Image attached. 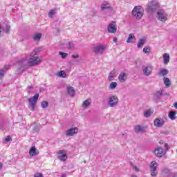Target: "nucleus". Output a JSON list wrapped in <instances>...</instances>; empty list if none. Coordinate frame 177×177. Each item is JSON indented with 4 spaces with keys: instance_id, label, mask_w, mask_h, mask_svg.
Here are the masks:
<instances>
[{
    "instance_id": "40",
    "label": "nucleus",
    "mask_w": 177,
    "mask_h": 177,
    "mask_svg": "<svg viewBox=\"0 0 177 177\" xmlns=\"http://www.w3.org/2000/svg\"><path fill=\"white\" fill-rule=\"evenodd\" d=\"M132 168L134 171H136V172H139V169L136 165H132Z\"/></svg>"
},
{
    "instance_id": "52",
    "label": "nucleus",
    "mask_w": 177,
    "mask_h": 177,
    "mask_svg": "<svg viewBox=\"0 0 177 177\" xmlns=\"http://www.w3.org/2000/svg\"><path fill=\"white\" fill-rule=\"evenodd\" d=\"M165 95H169V94L166 93H165Z\"/></svg>"
},
{
    "instance_id": "21",
    "label": "nucleus",
    "mask_w": 177,
    "mask_h": 177,
    "mask_svg": "<svg viewBox=\"0 0 177 177\" xmlns=\"http://www.w3.org/2000/svg\"><path fill=\"white\" fill-rule=\"evenodd\" d=\"M176 111H171L169 113V118H170V120L174 121V120H176Z\"/></svg>"
},
{
    "instance_id": "3",
    "label": "nucleus",
    "mask_w": 177,
    "mask_h": 177,
    "mask_svg": "<svg viewBox=\"0 0 177 177\" xmlns=\"http://www.w3.org/2000/svg\"><path fill=\"white\" fill-rule=\"evenodd\" d=\"M106 49H107V44H99L93 48V51L94 53H96V55H103Z\"/></svg>"
},
{
    "instance_id": "5",
    "label": "nucleus",
    "mask_w": 177,
    "mask_h": 177,
    "mask_svg": "<svg viewBox=\"0 0 177 177\" xmlns=\"http://www.w3.org/2000/svg\"><path fill=\"white\" fill-rule=\"evenodd\" d=\"M157 19L158 20H160V21L165 23L167 19H168V15L164 10H159L157 12Z\"/></svg>"
},
{
    "instance_id": "23",
    "label": "nucleus",
    "mask_w": 177,
    "mask_h": 177,
    "mask_svg": "<svg viewBox=\"0 0 177 177\" xmlns=\"http://www.w3.org/2000/svg\"><path fill=\"white\" fill-rule=\"evenodd\" d=\"M56 75L57 77H60V78H67V74H66V72L64 71H61L58 72Z\"/></svg>"
},
{
    "instance_id": "28",
    "label": "nucleus",
    "mask_w": 177,
    "mask_h": 177,
    "mask_svg": "<svg viewBox=\"0 0 177 177\" xmlns=\"http://www.w3.org/2000/svg\"><path fill=\"white\" fill-rule=\"evenodd\" d=\"M68 93L70 96H74L75 95V91L74 90V88L73 86L68 87Z\"/></svg>"
},
{
    "instance_id": "37",
    "label": "nucleus",
    "mask_w": 177,
    "mask_h": 177,
    "mask_svg": "<svg viewBox=\"0 0 177 177\" xmlns=\"http://www.w3.org/2000/svg\"><path fill=\"white\" fill-rule=\"evenodd\" d=\"M3 74H5V71L0 70V84H2V79L3 78Z\"/></svg>"
},
{
    "instance_id": "46",
    "label": "nucleus",
    "mask_w": 177,
    "mask_h": 177,
    "mask_svg": "<svg viewBox=\"0 0 177 177\" xmlns=\"http://www.w3.org/2000/svg\"><path fill=\"white\" fill-rule=\"evenodd\" d=\"M113 42H115V43L117 42V37L113 38Z\"/></svg>"
},
{
    "instance_id": "42",
    "label": "nucleus",
    "mask_w": 177,
    "mask_h": 177,
    "mask_svg": "<svg viewBox=\"0 0 177 177\" xmlns=\"http://www.w3.org/2000/svg\"><path fill=\"white\" fill-rule=\"evenodd\" d=\"M34 177H44V175L41 173H37L35 174Z\"/></svg>"
},
{
    "instance_id": "35",
    "label": "nucleus",
    "mask_w": 177,
    "mask_h": 177,
    "mask_svg": "<svg viewBox=\"0 0 177 177\" xmlns=\"http://www.w3.org/2000/svg\"><path fill=\"white\" fill-rule=\"evenodd\" d=\"M56 14V9L55 10H51L49 13H48V17L52 19L53 17V15Z\"/></svg>"
},
{
    "instance_id": "7",
    "label": "nucleus",
    "mask_w": 177,
    "mask_h": 177,
    "mask_svg": "<svg viewBox=\"0 0 177 177\" xmlns=\"http://www.w3.org/2000/svg\"><path fill=\"white\" fill-rule=\"evenodd\" d=\"M158 164L156 161H152L150 164V171H151V176L156 177L157 176V167Z\"/></svg>"
},
{
    "instance_id": "17",
    "label": "nucleus",
    "mask_w": 177,
    "mask_h": 177,
    "mask_svg": "<svg viewBox=\"0 0 177 177\" xmlns=\"http://www.w3.org/2000/svg\"><path fill=\"white\" fill-rule=\"evenodd\" d=\"M115 77H117V74L115 73V69H113L112 71L110 72L108 76V80L114 81V78H115Z\"/></svg>"
},
{
    "instance_id": "4",
    "label": "nucleus",
    "mask_w": 177,
    "mask_h": 177,
    "mask_svg": "<svg viewBox=\"0 0 177 177\" xmlns=\"http://www.w3.org/2000/svg\"><path fill=\"white\" fill-rule=\"evenodd\" d=\"M143 12H144L143 8L141 6H136L133 8L132 11V15L133 16H134V17L140 20V19H142V17L143 16Z\"/></svg>"
},
{
    "instance_id": "15",
    "label": "nucleus",
    "mask_w": 177,
    "mask_h": 177,
    "mask_svg": "<svg viewBox=\"0 0 177 177\" xmlns=\"http://www.w3.org/2000/svg\"><path fill=\"white\" fill-rule=\"evenodd\" d=\"M153 124H154L155 127L160 128V127H162V125H164V120H162L161 118H156L154 120Z\"/></svg>"
},
{
    "instance_id": "51",
    "label": "nucleus",
    "mask_w": 177,
    "mask_h": 177,
    "mask_svg": "<svg viewBox=\"0 0 177 177\" xmlns=\"http://www.w3.org/2000/svg\"><path fill=\"white\" fill-rule=\"evenodd\" d=\"M61 177H66V174H62Z\"/></svg>"
},
{
    "instance_id": "26",
    "label": "nucleus",
    "mask_w": 177,
    "mask_h": 177,
    "mask_svg": "<svg viewBox=\"0 0 177 177\" xmlns=\"http://www.w3.org/2000/svg\"><path fill=\"white\" fill-rule=\"evenodd\" d=\"M134 41H136V39L135 38V35H133V34H130L129 35V37L127 40V42L128 44L131 43V42H134Z\"/></svg>"
},
{
    "instance_id": "20",
    "label": "nucleus",
    "mask_w": 177,
    "mask_h": 177,
    "mask_svg": "<svg viewBox=\"0 0 177 177\" xmlns=\"http://www.w3.org/2000/svg\"><path fill=\"white\" fill-rule=\"evenodd\" d=\"M153 113H154V110L151 109H148L144 112V117H145L146 118H149V117H150V115H151Z\"/></svg>"
},
{
    "instance_id": "34",
    "label": "nucleus",
    "mask_w": 177,
    "mask_h": 177,
    "mask_svg": "<svg viewBox=\"0 0 177 177\" xmlns=\"http://www.w3.org/2000/svg\"><path fill=\"white\" fill-rule=\"evenodd\" d=\"M59 55L61 56L62 59H66V57H67V56H68V54L60 51V52H59Z\"/></svg>"
},
{
    "instance_id": "36",
    "label": "nucleus",
    "mask_w": 177,
    "mask_h": 177,
    "mask_svg": "<svg viewBox=\"0 0 177 177\" xmlns=\"http://www.w3.org/2000/svg\"><path fill=\"white\" fill-rule=\"evenodd\" d=\"M41 106L42 109H46V107H48V106H49V104L46 101H43V102H41Z\"/></svg>"
},
{
    "instance_id": "30",
    "label": "nucleus",
    "mask_w": 177,
    "mask_h": 177,
    "mask_svg": "<svg viewBox=\"0 0 177 177\" xmlns=\"http://www.w3.org/2000/svg\"><path fill=\"white\" fill-rule=\"evenodd\" d=\"M153 3H154V1H152V4L150 3L148 5V7H147L148 12H153L154 9H156V6H153Z\"/></svg>"
},
{
    "instance_id": "49",
    "label": "nucleus",
    "mask_w": 177,
    "mask_h": 177,
    "mask_svg": "<svg viewBox=\"0 0 177 177\" xmlns=\"http://www.w3.org/2000/svg\"><path fill=\"white\" fill-rule=\"evenodd\" d=\"M28 89H30V90L32 89V86H29L28 87Z\"/></svg>"
},
{
    "instance_id": "10",
    "label": "nucleus",
    "mask_w": 177,
    "mask_h": 177,
    "mask_svg": "<svg viewBox=\"0 0 177 177\" xmlns=\"http://www.w3.org/2000/svg\"><path fill=\"white\" fill-rule=\"evenodd\" d=\"M142 71L145 75H150L153 72V66L151 65L142 66Z\"/></svg>"
},
{
    "instance_id": "22",
    "label": "nucleus",
    "mask_w": 177,
    "mask_h": 177,
    "mask_svg": "<svg viewBox=\"0 0 177 177\" xmlns=\"http://www.w3.org/2000/svg\"><path fill=\"white\" fill-rule=\"evenodd\" d=\"M163 81L166 88H169L171 86V80H169V78L164 77Z\"/></svg>"
},
{
    "instance_id": "19",
    "label": "nucleus",
    "mask_w": 177,
    "mask_h": 177,
    "mask_svg": "<svg viewBox=\"0 0 177 177\" xmlns=\"http://www.w3.org/2000/svg\"><path fill=\"white\" fill-rule=\"evenodd\" d=\"M135 132L137 133H142V132H145V127H141L140 125H137L134 128Z\"/></svg>"
},
{
    "instance_id": "41",
    "label": "nucleus",
    "mask_w": 177,
    "mask_h": 177,
    "mask_svg": "<svg viewBox=\"0 0 177 177\" xmlns=\"http://www.w3.org/2000/svg\"><path fill=\"white\" fill-rule=\"evenodd\" d=\"M6 142H10V140H12V138H10V136H8L6 138H5Z\"/></svg>"
},
{
    "instance_id": "32",
    "label": "nucleus",
    "mask_w": 177,
    "mask_h": 177,
    "mask_svg": "<svg viewBox=\"0 0 177 177\" xmlns=\"http://www.w3.org/2000/svg\"><path fill=\"white\" fill-rule=\"evenodd\" d=\"M151 50V48L150 47H145L142 50V52L145 53V55H149Z\"/></svg>"
},
{
    "instance_id": "27",
    "label": "nucleus",
    "mask_w": 177,
    "mask_h": 177,
    "mask_svg": "<svg viewBox=\"0 0 177 177\" xmlns=\"http://www.w3.org/2000/svg\"><path fill=\"white\" fill-rule=\"evenodd\" d=\"M146 42V39L145 37H142L139 39L138 44V48H142L143 45H145V43Z\"/></svg>"
},
{
    "instance_id": "18",
    "label": "nucleus",
    "mask_w": 177,
    "mask_h": 177,
    "mask_svg": "<svg viewBox=\"0 0 177 177\" xmlns=\"http://www.w3.org/2000/svg\"><path fill=\"white\" fill-rule=\"evenodd\" d=\"M101 9L102 10H106V9H111V6L109 2L104 1L101 5Z\"/></svg>"
},
{
    "instance_id": "44",
    "label": "nucleus",
    "mask_w": 177,
    "mask_h": 177,
    "mask_svg": "<svg viewBox=\"0 0 177 177\" xmlns=\"http://www.w3.org/2000/svg\"><path fill=\"white\" fill-rule=\"evenodd\" d=\"M171 172V171H169V169H165L164 171H163V173L164 174H169Z\"/></svg>"
},
{
    "instance_id": "38",
    "label": "nucleus",
    "mask_w": 177,
    "mask_h": 177,
    "mask_svg": "<svg viewBox=\"0 0 177 177\" xmlns=\"http://www.w3.org/2000/svg\"><path fill=\"white\" fill-rule=\"evenodd\" d=\"M155 95H156V97H160V96H162V95H164V94H162V90H160V91H157V92L155 93Z\"/></svg>"
},
{
    "instance_id": "43",
    "label": "nucleus",
    "mask_w": 177,
    "mask_h": 177,
    "mask_svg": "<svg viewBox=\"0 0 177 177\" xmlns=\"http://www.w3.org/2000/svg\"><path fill=\"white\" fill-rule=\"evenodd\" d=\"M72 57L73 59H78V57H80V55L78 54H74L72 55Z\"/></svg>"
},
{
    "instance_id": "13",
    "label": "nucleus",
    "mask_w": 177,
    "mask_h": 177,
    "mask_svg": "<svg viewBox=\"0 0 177 177\" xmlns=\"http://www.w3.org/2000/svg\"><path fill=\"white\" fill-rule=\"evenodd\" d=\"M78 133V129L77 127L75 128H71L70 129H68L66 133V136H74V135H75V133Z\"/></svg>"
},
{
    "instance_id": "48",
    "label": "nucleus",
    "mask_w": 177,
    "mask_h": 177,
    "mask_svg": "<svg viewBox=\"0 0 177 177\" xmlns=\"http://www.w3.org/2000/svg\"><path fill=\"white\" fill-rule=\"evenodd\" d=\"M172 176H173V177H177V174H176V173H174Z\"/></svg>"
},
{
    "instance_id": "53",
    "label": "nucleus",
    "mask_w": 177,
    "mask_h": 177,
    "mask_svg": "<svg viewBox=\"0 0 177 177\" xmlns=\"http://www.w3.org/2000/svg\"><path fill=\"white\" fill-rule=\"evenodd\" d=\"M170 175L169 174H167V176H169Z\"/></svg>"
},
{
    "instance_id": "24",
    "label": "nucleus",
    "mask_w": 177,
    "mask_h": 177,
    "mask_svg": "<svg viewBox=\"0 0 177 177\" xmlns=\"http://www.w3.org/2000/svg\"><path fill=\"white\" fill-rule=\"evenodd\" d=\"M163 61L165 64H168V63H169V54L165 53L163 55Z\"/></svg>"
},
{
    "instance_id": "33",
    "label": "nucleus",
    "mask_w": 177,
    "mask_h": 177,
    "mask_svg": "<svg viewBox=\"0 0 177 177\" xmlns=\"http://www.w3.org/2000/svg\"><path fill=\"white\" fill-rule=\"evenodd\" d=\"M41 37H42V35L41 33H37L36 35H35V36L33 37V39L35 41H39V39H41Z\"/></svg>"
},
{
    "instance_id": "14",
    "label": "nucleus",
    "mask_w": 177,
    "mask_h": 177,
    "mask_svg": "<svg viewBox=\"0 0 177 177\" xmlns=\"http://www.w3.org/2000/svg\"><path fill=\"white\" fill-rule=\"evenodd\" d=\"M127 78H128V75L124 72H122L118 76V80L120 82H122V83L125 82Z\"/></svg>"
},
{
    "instance_id": "25",
    "label": "nucleus",
    "mask_w": 177,
    "mask_h": 177,
    "mask_svg": "<svg viewBox=\"0 0 177 177\" xmlns=\"http://www.w3.org/2000/svg\"><path fill=\"white\" fill-rule=\"evenodd\" d=\"M168 74V70L165 68H162L158 72V75L165 77V75H167Z\"/></svg>"
},
{
    "instance_id": "6",
    "label": "nucleus",
    "mask_w": 177,
    "mask_h": 177,
    "mask_svg": "<svg viewBox=\"0 0 177 177\" xmlns=\"http://www.w3.org/2000/svg\"><path fill=\"white\" fill-rule=\"evenodd\" d=\"M107 104L109 107H115L118 104V97L115 95H111L108 98Z\"/></svg>"
},
{
    "instance_id": "31",
    "label": "nucleus",
    "mask_w": 177,
    "mask_h": 177,
    "mask_svg": "<svg viewBox=\"0 0 177 177\" xmlns=\"http://www.w3.org/2000/svg\"><path fill=\"white\" fill-rule=\"evenodd\" d=\"M10 30V26H7V29H3V28H2V26L0 25V35H1V33L3 32V31H5V32H8Z\"/></svg>"
},
{
    "instance_id": "2",
    "label": "nucleus",
    "mask_w": 177,
    "mask_h": 177,
    "mask_svg": "<svg viewBox=\"0 0 177 177\" xmlns=\"http://www.w3.org/2000/svg\"><path fill=\"white\" fill-rule=\"evenodd\" d=\"M38 97H39V94L36 93L33 97L28 99L29 103L28 108L31 111L35 110V104H37V102H38Z\"/></svg>"
},
{
    "instance_id": "29",
    "label": "nucleus",
    "mask_w": 177,
    "mask_h": 177,
    "mask_svg": "<svg viewBox=\"0 0 177 177\" xmlns=\"http://www.w3.org/2000/svg\"><path fill=\"white\" fill-rule=\"evenodd\" d=\"M118 84L115 82H112L111 83H110L109 86V89H115V88H117Z\"/></svg>"
},
{
    "instance_id": "1",
    "label": "nucleus",
    "mask_w": 177,
    "mask_h": 177,
    "mask_svg": "<svg viewBox=\"0 0 177 177\" xmlns=\"http://www.w3.org/2000/svg\"><path fill=\"white\" fill-rule=\"evenodd\" d=\"M38 52H39V50L36 48L30 54L29 58L26 57V59L19 61V64L21 66V71H24L29 66H37L42 62V58L35 56Z\"/></svg>"
},
{
    "instance_id": "47",
    "label": "nucleus",
    "mask_w": 177,
    "mask_h": 177,
    "mask_svg": "<svg viewBox=\"0 0 177 177\" xmlns=\"http://www.w3.org/2000/svg\"><path fill=\"white\" fill-rule=\"evenodd\" d=\"M3 164L0 162V169H2Z\"/></svg>"
},
{
    "instance_id": "50",
    "label": "nucleus",
    "mask_w": 177,
    "mask_h": 177,
    "mask_svg": "<svg viewBox=\"0 0 177 177\" xmlns=\"http://www.w3.org/2000/svg\"><path fill=\"white\" fill-rule=\"evenodd\" d=\"M131 177H138V176H136V174H133L131 175Z\"/></svg>"
},
{
    "instance_id": "11",
    "label": "nucleus",
    "mask_w": 177,
    "mask_h": 177,
    "mask_svg": "<svg viewBox=\"0 0 177 177\" xmlns=\"http://www.w3.org/2000/svg\"><path fill=\"white\" fill-rule=\"evenodd\" d=\"M91 104H92V99L88 98L87 100L83 101L82 107L83 110H86V109H88V107H91Z\"/></svg>"
},
{
    "instance_id": "8",
    "label": "nucleus",
    "mask_w": 177,
    "mask_h": 177,
    "mask_svg": "<svg viewBox=\"0 0 177 177\" xmlns=\"http://www.w3.org/2000/svg\"><path fill=\"white\" fill-rule=\"evenodd\" d=\"M57 158L60 161L64 162L67 160V152L65 150H60L57 152Z\"/></svg>"
},
{
    "instance_id": "16",
    "label": "nucleus",
    "mask_w": 177,
    "mask_h": 177,
    "mask_svg": "<svg viewBox=\"0 0 177 177\" xmlns=\"http://www.w3.org/2000/svg\"><path fill=\"white\" fill-rule=\"evenodd\" d=\"M29 154L32 157H34L35 156H38L39 154V152L38 151V150H37V148H35V147H32L29 151Z\"/></svg>"
},
{
    "instance_id": "39",
    "label": "nucleus",
    "mask_w": 177,
    "mask_h": 177,
    "mask_svg": "<svg viewBox=\"0 0 177 177\" xmlns=\"http://www.w3.org/2000/svg\"><path fill=\"white\" fill-rule=\"evenodd\" d=\"M68 49H73L74 48V43L73 42H69L68 45Z\"/></svg>"
},
{
    "instance_id": "12",
    "label": "nucleus",
    "mask_w": 177,
    "mask_h": 177,
    "mask_svg": "<svg viewBox=\"0 0 177 177\" xmlns=\"http://www.w3.org/2000/svg\"><path fill=\"white\" fill-rule=\"evenodd\" d=\"M109 32L115 33L117 31V26L115 25V22H112L108 26Z\"/></svg>"
},
{
    "instance_id": "9",
    "label": "nucleus",
    "mask_w": 177,
    "mask_h": 177,
    "mask_svg": "<svg viewBox=\"0 0 177 177\" xmlns=\"http://www.w3.org/2000/svg\"><path fill=\"white\" fill-rule=\"evenodd\" d=\"M166 153L167 152L160 147H158L154 150V154L155 156H156V157H160V158L163 157V156H165Z\"/></svg>"
},
{
    "instance_id": "45",
    "label": "nucleus",
    "mask_w": 177,
    "mask_h": 177,
    "mask_svg": "<svg viewBox=\"0 0 177 177\" xmlns=\"http://www.w3.org/2000/svg\"><path fill=\"white\" fill-rule=\"evenodd\" d=\"M165 149H166V151L169 150V147L168 146V144H165Z\"/></svg>"
},
{
    "instance_id": "54",
    "label": "nucleus",
    "mask_w": 177,
    "mask_h": 177,
    "mask_svg": "<svg viewBox=\"0 0 177 177\" xmlns=\"http://www.w3.org/2000/svg\"><path fill=\"white\" fill-rule=\"evenodd\" d=\"M159 143L161 145V143H162V142H160Z\"/></svg>"
}]
</instances>
